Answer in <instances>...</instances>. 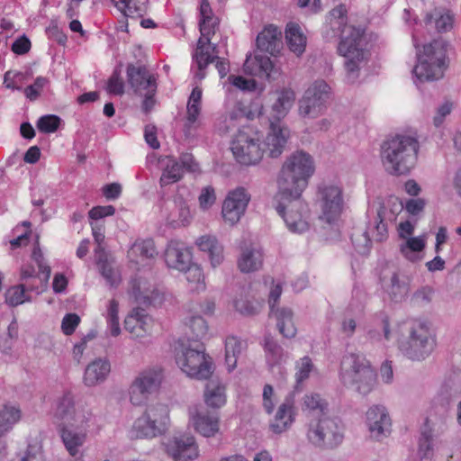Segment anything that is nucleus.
<instances>
[{
  "instance_id": "obj_63",
  "label": "nucleus",
  "mask_w": 461,
  "mask_h": 461,
  "mask_svg": "<svg viewBox=\"0 0 461 461\" xmlns=\"http://www.w3.org/2000/svg\"><path fill=\"white\" fill-rule=\"evenodd\" d=\"M218 24L217 18L200 19L199 29L203 36L212 37L215 34V28Z\"/></svg>"
},
{
  "instance_id": "obj_51",
  "label": "nucleus",
  "mask_w": 461,
  "mask_h": 461,
  "mask_svg": "<svg viewBox=\"0 0 461 461\" xmlns=\"http://www.w3.org/2000/svg\"><path fill=\"white\" fill-rule=\"evenodd\" d=\"M131 249L134 253H139L145 258H152L157 255L154 241L150 239L137 240Z\"/></svg>"
},
{
  "instance_id": "obj_7",
  "label": "nucleus",
  "mask_w": 461,
  "mask_h": 461,
  "mask_svg": "<svg viewBox=\"0 0 461 461\" xmlns=\"http://www.w3.org/2000/svg\"><path fill=\"white\" fill-rule=\"evenodd\" d=\"M340 376L345 385L354 386L361 394L370 393L376 380V375L369 362L357 353H349L343 357Z\"/></svg>"
},
{
  "instance_id": "obj_9",
  "label": "nucleus",
  "mask_w": 461,
  "mask_h": 461,
  "mask_svg": "<svg viewBox=\"0 0 461 461\" xmlns=\"http://www.w3.org/2000/svg\"><path fill=\"white\" fill-rule=\"evenodd\" d=\"M436 346V339L426 321L411 323L407 339L400 342L399 349L409 359L421 361L428 357Z\"/></svg>"
},
{
  "instance_id": "obj_36",
  "label": "nucleus",
  "mask_w": 461,
  "mask_h": 461,
  "mask_svg": "<svg viewBox=\"0 0 461 461\" xmlns=\"http://www.w3.org/2000/svg\"><path fill=\"white\" fill-rule=\"evenodd\" d=\"M69 425L86 432L97 426V419L88 406L78 404Z\"/></svg>"
},
{
  "instance_id": "obj_39",
  "label": "nucleus",
  "mask_w": 461,
  "mask_h": 461,
  "mask_svg": "<svg viewBox=\"0 0 461 461\" xmlns=\"http://www.w3.org/2000/svg\"><path fill=\"white\" fill-rule=\"evenodd\" d=\"M125 17H142L147 12L149 0H111Z\"/></svg>"
},
{
  "instance_id": "obj_59",
  "label": "nucleus",
  "mask_w": 461,
  "mask_h": 461,
  "mask_svg": "<svg viewBox=\"0 0 461 461\" xmlns=\"http://www.w3.org/2000/svg\"><path fill=\"white\" fill-rule=\"evenodd\" d=\"M80 322V318L76 313H68L63 317L61 330L65 335H71Z\"/></svg>"
},
{
  "instance_id": "obj_57",
  "label": "nucleus",
  "mask_w": 461,
  "mask_h": 461,
  "mask_svg": "<svg viewBox=\"0 0 461 461\" xmlns=\"http://www.w3.org/2000/svg\"><path fill=\"white\" fill-rule=\"evenodd\" d=\"M25 76L22 72H13L11 70L5 72L4 76V85L6 88L12 90H22L20 85L24 80Z\"/></svg>"
},
{
  "instance_id": "obj_26",
  "label": "nucleus",
  "mask_w": 461,
  "mask_h": 461,
  "mask_svg": "<svg viewBox=\"0 0 461 461\" xmlns=\"http://www.w3.org/2000/svg\"><path fill=\"white\" fill-rule=\"evenodd\" d=\"M111 371L107 359L97 358L87 365L84 374V383L87 386H95L104 382Z\"/></svg>"
},
{
  "instance_id": "obj_11",
  "label": "nucleus",
  "mask_w": 461,
  "mask_h": 461,
  "mask_svg": "<svg viewBox=\"0 0 461 461\" xmlns=\"http://www.w3.org/2000/svg\"><path fill=\"white\" fill-rule=\"evenodd\" d=\"M168 419V409L166 405L161 403L150 405L134 421L132 430L136 438H156L167 430Z\"/></svg>"
},
{
  "instance_id": "obj_25",
  "label": "nucleus",
  "mask_w": 461,
  "mask_h": 461,
  "mask_svg": "<svg viewBox=\"0 0 461 461\" xmlns=\"http://www.w3.org/2000/svg\"><path fill=\"white\" fill-rule=\"evenodd\" d=\"M294 398L290 395L279 406L270 424L271 430L276 434L285 431L294 421Z\"/></svg>"
},
{
  "instance_id": "obj_3",
  "label": "nucleus",
  "mask_w": 461,
  "mask_h": 461,
  "mask_svg": "<svg viewBox=\"0 0 461 461\" xmlns=\"http://www.w3.org/2000/svg\"><path fill=\"white\" fill-rule=\"evenodd\" d=\"M314 173L313 159L306 152L297 151L286 158L280 171L277 184L278 195L285 199L302 196Z\"/></svg>"
},
{
  "instance_id": "obj_32",
  "label": "nucleus",
  "mask_w": 461,
  "mask_h": 461,
  "mask_svg": "<svg viewBox=\"0 0 461 461\" xmlns=\"http://www.w3.org/2000/svg\"><path fill=\"white\" fill-rule=\"evenodd\" d=\"M22 418L21 409L12 403L0 407V438L11 432Z\"/></svg>"
},
{
  "instance_id": "obj_49",
  "label": "nucleus",
  "mask_w": 461,
  "mask_h": 461,
  "mask_svg": "<svg viewBox=\"0 0 461 461\" xmlns=\"http://www.w3.org/2000/svg\"><path fill=\"white\" fill-rule=\"evenodd\" d=\"M60 118L54 114H47L39 118L37 128L41 132L52 133L55 132L60 124Z\"/></svg>"
},
{
  "instance_id": "obj_44",
  "label": "nucleus",
  "mask_w": 461,
  "mask_h": 461,
  "mask_svg": "<svg viewBox=\"0 0 461 461\" xmlns=\"http://www.w3.org/2000/svg\"><path fill=\"white\" fill-rule=\"evenodd\" d=\"M186 324L191 332V337L187 339H190L191 342L200 341L207 335L208 325L203 317L192 316Z\"/></svg>"
},
{
  "instance_id": "obj_43",
  "label": "nucleus",
  "mask_w": 461,
  "mask_h": 461,
  "mask_svg": "<svg viewBox=\"0 0 461 461\" xmlns=\"http://www.w3.org/2000/svg\"><path fill=\"white\" fill-rule=\"evenodd\" d=\"M183 172L179 162L174 158H168L159 180L160 185L165 186L179 181L183 176Z\"/></svg>"
},
{
  "instance_id": "obj_40",
  "label": "nucleus",
  "mask_w": 461,
  "mask_h": 461,
  "mask_svg": "<svg viewBox=\"0 0 461 461\" xmlns=\"http://www.w3.org/2000/svg\"><path fill=\"white\" fill-rule=\"evenodd\" d=\"M244 348L242 341L234 336L228 337L225 340V364L229 372L237 366L238 357Z\"/></svg>"
},
{
  "instance_id": "obj_23",
  "label": "nucleus",
  "mask_w": 461,
  "mask_h": 461,
  "mask_svg": "<svg viewBox=\"0 0 461 461\" xmlns=\"http://www.w3.org/2000/svg\"><path fill=\"white\" fill-rule=\"evenodd\" d=\"M212 37L203 36L197 41V47L193 54V59L196 62L198 71L195 73V77L202 80L205 77L204 69L210 63L214 62V53L216 52V46L211 45Z\"/></svg>"
},
{
  "instance_id": "obj_56",
  "label": "nucleus",
  "mask_w": 461,
  "mask_h": 461,
  "mask_svg": "<svg viewBox=\"0 0 461 461\" xmlns=\"http://www.w3.org/2000/svg\"><path fill=\"white\" fill-rule=\"evenodd\" d=\"M48 83V79L44 77H38L34 80V83L32 85L28 86L23 89V93L25 96L30 101H35L40 96L41 91L43 89V87Z\"/></svg>"
},
{
  "instance_id": "obj_61",
  "label": "nucleus",
  "mask_w": 461,
  "mask_h": 461,
  "mask_svg": "<svg viewBox=\"0 0 461 461\" xmlns=\"http://www.w3.org/2000/svg\"><path fill=\"white\" fill-rule=\"evenodd\" d=\"M198 199L203 209L211 207L216 200L214 189L210 185L203 188Z\"/></svg>"
},
{
  "instance_id": "obj_45",
  "label": "nucleus",
  "mask_w": 461,
  "mask_h": 461,
  "mask_svg": "<svg viewBox=\"0 0 461 461\" xmlns=\"http://www.w3.org/2000/svg\"><path fill=\"white\" fill-rule=\"evenodd\" d=\"M184 272L185 273L186 280L190 284H194V286H191V290L200 292L205 289L203 270L198 265L191 262Z\"/></svg>"
},
{
  "instance_id": "obj_27",
  "label": "nucleus",
  "mask_w": 461,
  "mask_h": 461,
  "mask_svg": "<svg viewBox=\"0 0 461 461\" xmlns=\"http://www.w3.org/2000/svg\"><path fill=\"white\" fill-rule=\"evenodd\" d=\"M195 243L201 251L208 254L212 267H216L223 262V246L219 242L216 237L203 235L198 238Z\"/></svg>"
},
{
  "instance_id": "obj_38",
  "label": "nucleus",
  "mask_w": 461,
  "mask_h": 461,
  "mask_svg": "<svg viewBox=\"0 0 461 461\" xmlns=\"http://www.w3.org/2000/svg\"><path fill=\"white\" fill-rule=\"evenodd\" d=\"M263 348L266 361L270 367L280 365L285 361L286 354L284 348L271 335L268 334L264 337Z\"/></svg>"
},
{
  "instance_id": "obj_53",
  "label": "nucleus",
  "mask_w": 461,
  "mask_h": 461,
  "mask_svg": "<svg viewBox=\"0 0 461 461\" xmlns=\"http://www.w3.org/2000/svg\"><path fill=\"white\" fill-rule=\"evenodd\" d=\"M390 325L387 316L382 314L380 323L374 330L368 331V337L372 340H380L382 336L388 340L390 339Z\"/></svg>"
},
{
  "instance_id": "obj_10",
  "label": "nucleus",
  "mask_w": 461,
  "mask_h": 461,
  "mask_svg": "<svg viewBox=\"0 0 461 461\" xmlns=\"http://www.w3.org/2000/svg\"><path fill=\"white\" fill-rule=\"evenodd\" d=\"M307 438L315 447L333 449L343 441V426L339 420L326 414L312 418L308 423Z\"/></svg>"
},
{
  "instance_id": "obj_24",
  "label": "nucleus",
  "mask_w": 461,
  "mask_h": 461,
  "mask_svg": "<svg viewBox=\"0 0 461 461\" xmlns=\"http://www.w3.org/2000/svg\"><path fill=\"white\" fill-rule=\"evenodd\" d=\"M127 80L134 92L140 95H142L144 90L157 86L156 78L142 65L128 64Z\"/></svg>"
},
{
  "instance_id": "obj_58",
  "label": "nucleus",
  "mask_w": 461,
  "mask_h": 461,
  "mask_svg": "<svg viewBox=\"0 0 461 461\" xmlns=\"http://www.w3.org/2000/svg\"><path fill=\"white\" fill-rule=\"evenodd\" d=\"M148 315L145 312V310L141 307H137L132 310L131 313L125 319V329H131V323L136 322L139 324V327L144 330V325L146 324V319Z\"/></svg>"
},
{
  "instance_id": "obj_1",
  "label": "nucleus",
  "mask_w": 461,
  "mask_h": 461,
  "mask_svg": "<svg viewBox=\"0 0 461 461\" xmlns=\"http://www.w3.org/2000/svg\"><path fill=\"white\" fill-rule=\"evenodd\" d=\"M325 36L340 39L338 52L345 58L346 78L354 83L359 76L362 65L366 60V50L364 44V32L354 26L348 25L347 9L339 5L330 12L329 24Z\"/></svg>"
},
{
  "instance_id": "obj_60",
  "label": "nucleus",
  "mask_w": 461,
  "mask_h": 461,
  "mask_svg": "<svg viewBox=\"0 0 461 461\" xmlns=\"http://www.w3.org/2000/svg\"><path fill=\"white\" fill-rule=\"evenodd\" d=\"M201 110V107H186L185 131L189 132L191 130L197 128Z\"/></svg>"
},
{
  "instance_id": "obj_64",
  "label": "nucleus",
  "mask_w": 461,
  "mask_h": 461,
  "mask_svg": "<svg viewBox=\"0 0 461 461\" xmlns=\"http://www.w3.org/2000/svg\"><path fill=\"white\" fill-rule=\"evenodd\" d=\"M115 212V208L113 205L95 206L89 212V218L92 220H99L106 216H112Z\"/></svg>"
},
{
  "instance_id": "obj_20",
  "label": "nucleus",
  "mask_w": 461,
  "mask_h": 461,
  "mask_svg": "<svg viewBox=\"0 0 461 461\" xmlns=\"http://www.w3.org/2000/svg\"><path fill=\"white\" fill-rule=\"evenodd\" d=\"M165 261L168 267L185 271L192 262V253L184 242L170 240L165 250Z\"/></svg>"
},
{
  "instance_id": "obj_15",
  "label": "nucleus",
  "mask_w": 461,
  "mask_h": 461,
  "mask_svg": "<svg viewBox=\"0 0 461 461\" xmlns=\"http://www.w3.org/2000/svg\"><path fill=\"white\" fill-rule=\"evenodd\" d=\"M163 380L162 370L158 367L141 371L130 386V401L140 406L147 402L149 396L158 390Z\"/></svg>"
},
{
  "instance_id": "obj_22",
  "label": "nucleus",
  "mask_w": 461,
  "mask_h": 461,
  "mask_svg": "<svg viewBox=\"0 0 461 461\" xmlns=\"http://www.w3.org/2000/svg\"><path fill=\"white\" fill-rule=\"evenodd\" d=\"M256 43L259 51L276 56L282 47V32L277 26L267 25L258 33Z\"/></svg>"
},
{
  "instance_id": "obj_37",
  "label": "nucleus",
  "mask_w": 461,
  "mask_h": 461,
  "mask_svg": "<svg viewBox=\"0 0 461 461\" xmlns=\"http://www.w3.org/2000/svg\"><path fill=\"white\" fill-rule=\"evenodd\" d=\"M424 23L429 29L434 28L438 32H445L452 28L453 16L444 10L434 9L426 14Z\"/></svg>"
},
{
  "instance_id": "obj_42",
  "label": "nucleus",
  "mask_w": 461,
  "mask_h": 461,
  "mask_svg": "<svg viewBox=\"0 0 461 461\" xmlns=\"http://www.w3.org/2000/svg\"><path fill=\"white\" fill-rule=\"evenodd\" d=\"M327 402L317 393L306 394L303 398V411L308 412L309 420L325 414Z\"/></svg>"
},
{
  "instance_id": "obj_18",
  "label": "nucleus",
  "mask_w": 461,
  "mask_h": 461,
  "mask_svg": "<svg viewBox=\"0 0 461 461\" xmlns=\"http://www.w3.org/2000/svg\"><path fill=\"white\" fill-rule=\"evenodd\" d=\"M166 449L176 461H191L198 456V447L194 438L189 435H181L169 439Z\"/></svg>"
},
{
  "instance_id": "obj_8",
  "label": "nucleus",
  "mask_w": 461,
  "mask_h": 461,
  "mask_svg": "<svg viewBox=\"0 0 461 461\" xmlns=\"http://www.w3.org/2000/svg\"><path fill=\"white\" fill-rule=\"evenodd\" d=\"M261 142L259 134L251 127H242L231 140L230 149L238 163L243 166H254L259 163L264 152L269 149Z\"/></svg>"
},
{
  "instance_id": "obj_50",
  "label": "nucleus",
  "mask_w": 461,
  "mask_h": 461,
  "mask_svg": "<svg viewBox=\"0 0 461 461\" xmlns=\"http://www.w3.org/2000/svg\"><path fill=\"white\" fill-rule=\"evenodd\" d=\"M24 287L22 285L13 286L5 293V302L11 306H17L26 301H30L29 297L25 295Z\"/></svg>"
},
{
  "instance_id": "obj_31",
  "label": "nucleus",
  "mask_w": 461,
  "mask_h": 461,
  "mask_svg": "<svg viewBox=\"0 0 461 461\" xmlns=\"http://www.w3.org/2000/svg\"><path fill=\"white\" fill-rule=\"evenodd\" d=\"M263 265V254L259 249L249 246L241 249L238 267L242 273L258 270Z\"/></svg>"
},
{
  "instance_id": "obj_29",
  "label": "nucleus",
  "mask_w": 461,
  "mask_h": 461,
  "mask_svg": "<svg viewBox=\"0 0 461 461\" xmlns=\"http://www.w3.org/2000/svg\"><path fill=\"white\" fill-rule=\"evenodd\" d=\"M74 395L71 392L66 391L58 397L53 407V416L60 421L71 422V420L77 411Z\"/></svg>"
},
{
  "instance_id": "obj_47",
  "label": "nucleus",
  "mask_w": 461,
  "mask_h": 461,
  "mask_svg": "<svg viewBox=\"0 0 461 461\" xmlns=\"http://www.w3.org/2000/svg\"><path fill=\"white\" fill-rule=\"evenodd\" d=\"M106 91L114 95H122L124 94V81L122 77L120 68H115L106 85Z\"/></svg>"
},
{
  "instance_id": "obj_54",
  "label": "nucleus",
  "mask_w": 461,
  "mask_h": 461,
  "mask_svg": "<svg viewBox=\"0 0 461 461\" xmlns=\"http://www.w3.org/2000/svg\"><path fill=\"white\" fill-rule=\"evenodd\" d=\"M97 265L100 269L101 275L107 281V283L111 286L116 285L119 282L118 275L114 271L113 267L109 263V261L106 258L103 259L102 258H100L97 261Z\"/></svg>"
},
{
  "instance_id": "obj_16",
  "label": "nucleus",
  "mask_w": 461,
  "mask_h": 461,
  "mask_svg": "<svg viewBox=\"0 0 461 461\" xmlns=\"http://www.w3.org/2000/svg\"><path fill=\"white\" fill-rule=\"evenodd\" d=\"M384 204L379 203L374 221L369 223L367 229L362 234L351 235L352 244L358 253L366 254L369 251L372 242L370 236L377 242H382L388 238L387 224L384 221Z\"/></svg>"
},
{
  "instance_id": "obj_55",
  "label": "nucleus",
  "mask_w": 461,
  "mask_h": 461,
  "mask_svg": "<svg viewBox=\"0 0 461 461\" xmlns=\"http://www.w3.org/2000/svg\"><path fill=\"white\" fill-rule=\"evenodd\" d=\"M297 372L295 374L296 378V389L298 388L299 384L306 380L310 373L312 369V363L309 357H303L300 359L299 362L296 364Z\"/></svg>"
},
{
  "instance_id": "obj_46",
  "label": "nucleus",
  "mask_w": 461,
  "mask_h": 461,
  "mask_svg": "<svg viewBox=\"0 0 461 461\" xmlns=\"http://www.w3.org/2000/svg\"><path fill=\"white\" fill-rule=\"evenodd\" d=\"M387 292L393 301L401 302L408 293V285L406 283L399 280L397 273H393L391 276Z\"/></svg>"
},
{
  "instance_id": "obj_41",
  "label": "nucleus",
  "mask_w": 461,
  "mask_h": 461,
  "mask_svg": "<svg viewBox=\"0 0 461 461\" xmlns=\"http://www.w3.org/2000/svg\"><path fill=\"white\" fill-rule=\"evenodd\" d=\"M425 246L426 241L423 237H411L400 246V251L409 261L416 262L421 259L419 253L424 249Z\"/></svg>"
},
{
  "instance_id": "obj_33",
  "label": "nucleus",
  "mask_w": 461,
  "mask_h": 461,
  "mask_svg": "<svg viewBox=\"0 0 461 461\" xmlns=\"http://www.w3.org/2000/svg\"><path fill=\"white\" fill-rule=\"evenodd\" d=\"M287 46L296 56H301L306 48L307 38L301 26L295 23H289L285 29Z\"/></svg>"
},
{
  "instance_id": "obj_6",
  "label": "nucleus",
  "mask_w": 461,
  "mask_h": 461,
  "mask_svg": "<svg viewBox=\"0 0 461 461\" xmlns=\"http://www.w3.org/2000/svg\"><path fill=\"white\" fill-rule=\"evenodd\" d=\"M447 44L442 39L434 40L417 51V64L412 69L420 82L434 81L441 78L447 68Z\"/></svg>"
},
{
  "instance_id": "obj_35",
  "label": "nucleus",
  "mask_w": 461,
  "mask_h": 461,
  "mask_svg": "<svg viewBox=\"0 0 461 461\" xmlns=\"http://www.w3.org/2000/svg\"><path fill=\"white\" fill-rule=\"evenodd\" d=\"M276 320V327L283 337L286 339L294 338L297 330L293 320V312L288 308H276L274 313H270Z\"/></svg>"
},
{
  "instance_id": "obj_19",
  "label": "nucleus",
  "mask_w": 461,
  "mask_h": 461,
  "mask_svg": "<svg viewBox=\"0 0 461 461\" xmlns=\"http://www.w3.org/2000/svg\"><path fill=\"white\" fill-rule=\"evenodd\" d=\"M366 417V422L372 437L379 439L390 433L392 421L384 406L374 405L370 407Z\"/></svg>"
},
{
  "instance_id": "obj_48",
  "label": "nucleus",
  "mask_w": 461,
  "mask_h": 461,
  "mask_svg": "<svg viewBox=\"0 0 461 461\" xmlns=\"http://www.w3.org/2000/svg\"><path fill=\"white\" fill-rule=\"evenodd\" d=\"M12 461H45L43 453L37 445L29 444L26 449L15 455Z\"/></svg>"
},
{
  "instance_id": "obj_2",
  "label": "nucleus",
  "mask_w": 461,
  "mask_h": 461,
  "mask_svg": "<svg viewBox=\"0 0 461 461\" xmlns=\"http://www.w3.org/2000/svg\"><path fill=\"white\" fill-rule=\"evenodd\" d=\"M420 143L409 134L389 136L381 146V158L384 170L391 176H407L415 167Z\"/></svg>"
},
{
  "instance_id": "obj_13",
  "label": "nucleus",
  "mask_w": 461,
  "mask_h": 461,
  "mask_svg": "<svg viewBox=\"0 0 461 461\" xmlns=\"http://www.w3.org/2000/svg\"><path fill=\"white\" fill-rule=\"evenodd\" d=\"M330 87L323 80H316L299 100V114L303 118L314 119L324 113L330 98Z\"/></svg>"
},
{
  "instance_id": "obj_12",
  "label": "nucleus",
  "mask_w": 461,
  "mask_h": 461,
  "mask_svg": "<svg viewBox=\"0 0 461 461\" xmlns=\"http://www.w3.org/2000/svg\"><path fill=\"white\" fill-rule=\"evenodd\" d=\"M278 203L276 206L277 213L284 219L287 228L295 233L304 232L309 229L306 221L308 205L302 196H291L285 199L284 195H278Z\"/></svg>"
},
{
  "instance_id": "obj_34",
  "label": "nucleus",
  "mask_w": 461,
  "mask_h": 461,
  "mask_svg": "<svg viewBox=\"0 0 461 461\" xmlns=\"http://www.w3.org/2000/svg\"><path fill=\"white\" fill-rule=\"evenodd\" d=\"M74 428L63 426L60 429V437L68 453L76 456L78 453V448L86 441V432L81 429L76 430Z\"/></svg>"
},
{
  "instance_id": "obj_14",
  "label": "nucleus",
  "mask_w": 461,
  "mask_h": 461,
  "mask_svg": "<svg viewBox=\"0 0 461 461\" xmlns=\"http://www.w3.org/2000/svg\"><path fill=\"white\" fill-rule=\"evenodd\" d=\"M317 203L321 209L320 219L332 223L338 220L343 210V191L341 186L333 184H321L318 186Z\"/></svg>"
},
{
  "instance_id": "obj_52",
  "label": "nucleus",
  "mask_w": 461,
  "mask_h": 461,
  "mask_svg": "<svg viewBox=\"0 0 461 461\" xmlns=\"http://www.w3.org/2000/svg\"><path fill=\"white\" fill-rule=\"evenodd\" d=\"M32 258L36 262L40 274L44 276L43 282L48 283L51 274L50 267L46 263L43 253L37 244L32 250Z\"/></svg>"
},
{
  "instance_id": "obj_17",
  "label": "nucleus",
  "mask_w": 461,
  "mask_h": 461,
  "mask_svg": "<svg viewBox=\"0 0 461 461\" xmlns=\"http://www.w3.org/2000/svg\"><path fill=\"white\" fill-rule=\"evenodd\" d=\"M250 201V194L244 187L229 192L222 204V217L230 225L237 223L244 214Z\"/></svg>"
},
{
  "instance_id": "obj_5",
  "label": "nucleus",
  "mask_w": 461,
  "mask_h": 461,
  "mask_svg": "<svg viewBox=\"0 0 461 461\" xmlns=\"http://www.w3.org/2000/svg\"><path fill=\"white\" fill-rule=\"evenodd\" d=\"M176 362L191 378L208 379L213 372L212 358L205 354L204 345L201 341L179 340L176 348Z\"/></svg>"
},
{
  "instance_id": "obj_4",
  "label": "nucleus",
  "mask_w": 461,
  "mask_h": 461,
  "mask_svg": "<svg viewBox=\"0 0 461 461\" xmlns=\"http://www.w3.org/2000/svg\"><path fill=\"white\" fill-rule=\"evenodd\" d=\"M295 100V94L291 89L282 90L271 107L269 131L266 137V145L269 149V157L278 158L284 151L289 138V130L281 123Z\"/></svg>"
},
{
  "instance_id": "obj_62",
  "label": "nucleus",
  "mask_w": 461,
  "mask_h": 461,
  "mask_svg": "<svg viewBox=\"0 0 461 461\" xmlns=\"http://www.w3.org/2000/svg\"><path fill=\"white\" fill-rule=\"evenodd\" d=\"M229 81L231 85L243 91H252L256 88L255 80L247 79L241 76H230Z\"/></svg>"
},
{
  "instance_id": "obj_28",
  "label": "nucleus",
  "mask_w": 461,
  "mask_h": 461,
  "mask_svg": "<svg viewBox=\"0 0 461 461\" xmlns=\"http://www.w3.org/2000/svg\"><path fill=\"white\" fill-rule=\"evenodd\" d=\"M203 400L205 404L212 409H220L225 405L226 388L219 379H211L206 383Z\"/></svg>"
},
{
  "instance_id": "obj_21",
  "label": "nucleus",
  "mask_w": 461,
  "mask_h": 461,
  "mask_svg": "<svg viewBox=\"0 0 461 461\" xmlns=\"http://www.w3.org/2000/svg\"><path fill=\"white\" fill-rule=\"evenodd\" d=\"M189 415L195 430L203 437H213L219 431L220 417L217 412L195 409L190 411Z\"/></svg>"
},
{
  "instance_id": "obj_30",
  "label": "nucleus",
  "mask_w": 461,
  "mask_h": 461,
  "mask_svg": "<svg viewBox=\"0 0 461 461\" xmlns=\"http://www.w3.org/2000/svg\"><path fill=\"white\" fill-rule=\"evenodd\" d=\"M274 68L270 58L266 55L257 54L253 58L251 55L247 56L243 64L244 71L247 74L260 77H269Z\"/></svg>"
}]
</instances>
